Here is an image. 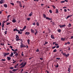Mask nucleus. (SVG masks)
Here are the masks:
<instances>
[{"mask_svg": "<svg viewBox=\"0 0 73 73\" xmlns=\"http://www.w3.org/2000/svg\"><path fill=\"white\" fill-rule=\"evenodd\" d=\"M61 3H65V1H62L60 2Z\"/></svg>", "mask_w": 73, "mask_h": 73, "instance_id": "4c0bfd02", "label": "nucleus"}, {"mask_svg": "<svg viewBox=\"0 0 73 73\" xmlns=\"http://www.w3.org/2000/svg\"><path fill=\"white\" fill-rule=\"evenodd\" d=\"M72 38H73V36H71V39H72Z\"/></svg>", "mask_w": 73, "mask_h": 73, "instance_id": "774afa93", "label": "nucleus"}, {"mask_svg": "<svg viewBox=\"0 0 73 73\" xmlns=\"http://www.w3.org/2000/svg\"><path fill=\"white\" fill-rule=\"evenodd\" d=\"M68 72H70V68H68Z\"/></svg>", "mask_w": 73, "mask_h": 73, "instance_id": "412c9836", "label": "nucleus"}, {"mask_svg": "<svg viewBox=\"0 0 73 73\" xmlns=\"http://www.w3.org/2000/svg\"><path fill=\"white\" fill-rule=\"evenodd\" d=\"M18 33L19 34H20V31H19H19H18Z\"/></svg>", "mask_w": 73, "mask_h": 73, "instance_id": "864d4df0", "label": "nucleus"}, {"mask_svg": "<svg viewBox=\"0 0 73 73\" xmlns=\"http://www.w3.org/2000/svg\"><path fill=\"white\" fill-rule=\"evenodd\" d=\"M27 42L29 45V44H30V43H29L30 42V40L29 39H28L27 40Z\"/></svg>", "mask_w": 73, "mask_h": 73, "instance_id": "dca6fc26", "label": "nucleus"}, {"mask_svg": "<svg viewBox=\"0 0 73 73\" xmlns=\"http://www.w3.org/2000/svg\"><path fill=\"white\" fill-rule=\"evenodd\" d=\"M70 50V47H68V50Z\"/></svg>", "mask_w": 73, "mask_h": 73, "instance_id": "bf43d9fd", "label": "nucleus"}, {"mask_svg": "<svg viewBox=\"0 0 73 73\" xmlns=\"http://www.w3.org/2000/svg\"><path fill=\"white\" fill-rule=\"evenodd\" d=\"M26 28H27V26H25L23 28V29L24 30L25 29H26Z\"/></svg>", "mask_w": 73, "mask_h": 73, "instance_id": "a878e982", "label": "nucleus"}, {"mask_svg": "<svg viewBox=\"0 0 73 73\" xmlns=\"http://www.w3.org/2000/svg\"><path fill=\"white\" fill-rule=\"evenodd\" d=\"M11 15H8V16L7 17V19H9V17H11Z\"/></svg>", "mask_w": 73, "mask_h": 73, "instance_id": "7c9ffc66", "label": "nucleus"}, {"mask_svg": "<svg viewBox=\"0 0 73 73\" xmlns=\"http://www.w3.org/2000/svg\"><path fill=\"white\" fill-rule=\"evenodd\" d=\"M65 8H66V7H63V9H64Z\"/></svg>", "mask_w": 73, "mask_h": 73, "instance_id": "0e129e2a", "label": "nucleus"}, {"mask_svg": "<svg viewBox=\"0 0 73 73\" xmlns=\"http://www.w3.org/2000/svg\"><path fill=\"white\" fill-rule=\"evenodd\" d=\"M20 6V7H22V5L21 4H21H20L19 5Z\"/></svg>", "mask_w": 73, "mask_h": 73, "instance_id": "5fc2aeb1", "label": "nucleus"}, {"mask_svg": "<svg viewBox=\"0 0 73 73\" xmlns=\"http://www.w3.org/2000/svg\"><path fill=\"white\" fill-rule=\"evenodd\" d=\"M59 45H58L56 46V48H59Z\"/></svg>", "mask_w": 73, "mask_h": 73, "instance_id": "6e6d98bb", "label": "nucleus"}, {"mask_svg": "<svg viewBox=\"0 0 73 73\" xmlns=\"http://www.w3.org/2000/svg\"><path fill=\"white\" fill-rule=\"evenodd\" d=\"M51 38H53V39H54L55 38L54 37V36H53V35H51Z\"/></svg>", "mask_w": 73, "mask_h": 73, "instance_id": "f8f14e48", "label": "nucleus"}, {"mask_svg": "<svg viewBox=\"0 0 73 73\" xmlns=\"http://www.w3.org/2000/svg\"><path fill=\"white\" fill-rule=\"evenodd\" d=\"M16 41H17L18 39L19 38V36H18V35H16Z\"/></svg>", "mask_w": 73, "mask_h": 73, "instance_id": "0eeeda50", "label": "nucleus"}, {"mask_svg": "<svg viewBox=\"0 0 73 73\" xmlns=\"http://www.w3.org/2000/svg\"><path fill=\"white\" fill-rule=\"evenodd\" d=\"M39 51H40V50L38 49H37L36 51V52H39Z\"/></svg>", "mask_w": 73, "mask_h": 73, "instance_id": "2f4dec72", "label": "nucleus"}, {"mask_svg": "<svg viewBox=\"0 0 73 73\" xmlns=\"http://www.w3.org/2000/svg\"><path fill=\"white\" fill-rule=\"evenodd\" d=\"M67 44H69H69H70V43L69 42H67Z\"/></svg>", "mask_w": 73, "mask_h": 73, "instance_id": "052dcab7", "label": "nucleus"}, {"mask_svg": "<svg viewBox=\"0 0 73 73\" xmlns=\"http://www.w3.org/2000/svg\"><path fill=\"white\" fill-rule=\"evenodd\" d=\"M71 26H72V25L70 23H69L68 25V27H70Z\"/></svg>", "mask_w": 73, "mask_h": 73, "instance_id": "f3484780", "label": "nucleus"}, {"mask_svg": "<svg viewBox=\"0 0 73 73\" xmlns=\"http://www.w3.org/2000/svg\"><path fill=\"white\" fill-rule=\"evenodd\" d=\"M43 16L44 18H45L47 20H52V19L51 18H49V17H47L46 15L45 14H43Z\"/></svg>", "mask_w": 73, "mask_h": 73, "instance_id": "f257e3e1", "label": "nucleus"}, {"mask_svg": "<svg viewBox=\"0 0 73 73\" xmlns=\"http://www.w3.org/2000/svg\"><path fill=\"white\" fill-rule=\"evenodd\" d=\"M13 31L14 32H15V31H17V32H18V31H19V30H18V29H14Z\"/></svg>", "mask_w": 73, "mask_h": 73, "instance_id": "ddd939ff", "label": "nucleus"}, {"mask_svg": "<svg viewBox=\"0 0 73 73\" xmlns=\"http://www.w3.org/2000/svg\"><path fill=\"white\" fill-rule=\"evenodd\" d=\"M9 54V52H8V53L4 52L3 53V56H4V57H6V56H7V55H8Z\"/></svg>", "mask_w": 73, "mask_h": 73, "instance_id": "20e7f679", "label": "nucleus"}, {"mask_svg": "<svg viewBox=\"0 0 73 73\" xmlns=\"http://www.w3.org/2000/svg\"><path fill=\"white\" fill-rule=\"evenodd\" d=\"M52 6L53 8L54 9H55L56 8V7L55 6H54V5H52Z\"/></svg>", "mask_w": 73, "mask_h": 73, "instance_id": "473e14b6", "label": "nucleus"}, {"mask_svg": "<svg viewBox=\"0 0 73 73\" xmlns=\"http://www.w3.org/2000/svg\"><path fill=\"white\" fill-rule=\"evenodd\" d=\"M17 69H14L13 70V72H16V71H17Z\"/></svg>", "mask_w": 73, "mask_h": 73, "instance_id": "5701e85b", "label": "nucleus"}, {"mask_svg": "<svg viewBox=\"0 0 73 73\" xmlns=\"http://www.w3.org/2000/svg\"><path fill=\"white\" fill-rule=\"evenodd\" d=\"M15 56H18V53H16L15 54Z\"/></svg>", "mask_w": 73, "mask_h": 73, "instance_id": "13d9d810", "label": "nucleus"}, {"mask_svg": "<svg viewBox=\"0 0 73 73\" xmlns=\"http://www.w3.org/2000/svg\"><path fill=\"white\" fill-rule=\"evenodd\" d=\"M48 44V42L47 41H45V43L44 44V45H46V44Z\"/></svg>", "mask_w": 73, "mask_h": 73, "instance_id": "2eb2a0df", "label": "nucleus"}, {"mask_svg": "<svg viewBox=\"0 0 73 73\" xmlns=\"http://www.w3.org/2000/svg\"><path fill=\"white\" fill-rule=\"evenodd\" d=\"M56 60H60V58H56Z\"/></svg>", "mask_w": 73, "mask_h": 73, "instance_id": "c03bdc74", "label": "nucleus"}, {"mask_svg": "<svg viewBox=\"0 0 73 73\" xmlns=\"http://www.w3.org/2000/svg\"><path fill=\"white\" fill-rule=\"evenodd\" d=\"M53 52H57V50L56 49H55L54 50H53Z\"/></svg>", "mask_w": 73, "mask_h": 73, "instance_id": "ea45409f", "label": "nucleus"}, {"mask_svg": "<svg viewBox=\"0 0 73 73\" xmlns=\"http://www.w3.org/2000/svg\"><path fill=\"white\" fill-rule=\"evenodd\" d=\"M55 66L56 67V68H58V64H57L56 65H56H55Z\"/></svg>", "mask_w": 73, "mask_h": 73, "instance_id": "c756f323", "label": "nucleus"}, {"mask_svg": "<svg viewBox=\"0 0 73 73\" xmlns=\"http://www.w3.org/2000/svg\"><path fill=\"white\" fill-rule=\"evenodd\" d=\"M17 51V49H16L15 50H14V52H16Z\"/></svg>", "mask_w": 73, "mask_h": 73, "instance_id": "e2e57ef3", "label": "nucleus"}, {"mask_svg": "<svg viewBox=\"0 0 73 73\" xmlns=\"http://www.w3.org/2000/svg\"><path fill=\"white\" fill-rule=\"evenodd\" d=\"M9 72L10 73H14V72H12V71H11V70H10L9 71Z\"/></svg>", "mask_w": 73, "mask_h": 73, "instance_id": "72a5a7b5", "label": "nucleus"}, {"mask_svg": "<svg viewBox=\"0 0 73 73\" xmlns=\"http://www.w3.org/2000/svg\"><path fill=\"white\" fill-rule=\"evenodd\" d=\"M32 14H33V13L31 12L29 15V16H31L32 15Z\"/></svg>", "mask_w": 73, "mask_h": 73, "instance_id": "aec40b11", "label": "nucleus"}, {"mask_svg": "<svg viewBox=\"0 0 73 73\" xmlns=\"http://www.w3.org/2000/svg\"><path fill=\"white\" fill-rule=\"evenodd\" d=\"M49 12H50V13H52V11L51 10H50L49 11Z\"/></svg>", "mask_w": 73, "mask_h": 73, "instance_id": "a19ab883", "label": "nucleus"}, {"mask_svg": "<svg viewBox=\"0 0 73 73\" xmlns=\"http://www.w3.org/2000/svg\"><path fill=\"white\" fill-rule=\"evenodd\" d=\"M38 33V32H37V31H36L35 33V36H36V35H37V34Z\"/></svg>", "mask_w": 73, "mask_h": 73, "instance_id": "bb28decb", "label": "nucleus"}, {"mask_svg": "<svg viewBox=\"0 0 73 73\" xmlns=\"http://www.w3.org/2000/svg\"><path fill=\"white\" fill-rule=\"evenodd\" d=\"M11 4V5H14V3H10Z\"/></svg>", "mask_w": 73, "mask_h": 73, "instance_id": "a18cd8bd", "label": "nucleus"}, {"mask_svg": "<svg viewBox=\"0 0 73 73\" xmlns=\"http://www.w3.org/2000/svg\"><path fill=\"white\" fill-rule=\"evenodd\" d=\"M7 31H6L5 32V35H7Z\"/></svg>", "mask_w": 73, "mask_h": 73, "instance_id": "49530a36", "label": "nucleus"}, {"mask_svg": "<svg viewBox=\"0 0 73 73\" xmlns=\"http://www.w3.org/2000/svg\"><path fill=\"white\" fill-rule=\"evenodd\" d=\"M64 12H67V10H66V9H64Z\"/></svg>", "mask_w": 73, "mask_h": 73, "instance_id": "680f3d73", "label": "nucleus"}, {"mask_svg": "<svg viewBox=\"0 0 73 73\" xmlns=\"http://www.w3.org/2000/svg\"><path fill=\"white\" fill-rule=\"evenodd\" d=\"M71 16H72V15H69L66 18V19H68V18H69V17H71Z\"/></svg>", "mask_w": 73, "mask_h": 73, "instance_id": "9d476101", "label": "nucleus"}, {"mask_svg": "<svg viewBox=\"0 0 73 73\" xmlns=\"http://www.w3.org/2000/svg\"><path fill=\"white\" fill-rule=\"evenodd\" d=\"M56 42H53V45H54V44H56Z\"/></svg>", "mask_w": 73, "mask_h": 73, "instance_id": "4d7b16f0", "label": "nucleus"}, {"mask_svg": "<svg viewBox=\"0 0 73 73\" xmlns=\"http://www.w3.org/2000/svg\"><path fill=\"white\" fill-rule=\"evenodd\" d=\"M32 57H31V58H29V60H31V59H32Z\"/></svg>", "mask_w": 73, "mask_h": 73, "instance_id": "69168bd1", "label": "nucleus"}, {"mask_svg": "<svg viewBox=\"0 0 73 73\" xmlns=\"http://www.w3.org/2000/svg\"><path fill=\"white\" fill-rule=\"evenodd\" d=\"M4 7H5V8H7V5L6 4H4L3 5Z\"/></svg>", "mask_w": 73, "mask_h": 73, "instance_id": "6ab92c4d", "label": "nucleus"}, {"mask_svg": "<svg viewBox=\"0 0 73 73\" xmlns=\"http://www.w3.org/2000/svg\"><path fill=\"white\" fill-rule=\"evenodd\" d=\"M65 38H61V40H62V41H64L65 40Z\"/></svg>", "mask_w": 73, "mask_h": 73, "instance_id": "4be33fe9", "label": "nucleus"}, {"mask_svg": "<svg viewBox=\"0 0 73 73\" xmlns=\"http://www.w3.org/2000/svg\"><path fill=\"white\" fill-rule=\"evenodd\" d=\"M23 70H24L23 69H22L21 72H23Z\"/></svg>", "mask_w": 73, "mask_h": 73, "instance_id": "338daca9", "label": "nucleus"}, {"mask_svg": "<svg viewBox=\"0 0 73 73\" xmlns=\"http://www.w3.org/2000/svg\"><path fill=\"white\" fill-rule=\"evenodd\" d=\"M13 23H16V19L15 18H13V20L12 21Z\"/></svg>", "mask_w": 73, "mask_h": 73, "instance_id": "1a4fd4ad", "label": "nucleus"}, {"mask_svg": "<svg viewBox=\"0 0 73 73\" xmlns=\"http://www.w3.org/2000/svg\"><path fill=\"white\" fill-rule=\"evenodd\" d=\"M20 31H21V32H23V31H24V30L23 29H20Z\"/></svg>", "mask_w": 73, "mask_h": 73, "instance_id": "c9c22d12", "label": "nucleus"}, {"mask_svg": "<svg viewBox=\"0 0 73 73\" xmlns=\"http://www.w3.org/2000/svg\"><path fill=\"white\" fill-rule=\"evenodd\" d=\"M27 19V20H28L29 21L30 20V18H28Z\"/></svg>", "mask_w": 73, "mask_h": 73, "instance_id": "603ef678", "label": "nucleus"}, {"mask_svg": "<svg viewBox=\"0 0 73 73\" xmlns=\"http://www.w3.org/2000/svg\"><path fill=\"white\" fill-rule=\"evenodd\" d=\"M13 52H12L11 53V56H13Z\"/></svg>", "mask_w": 73, "mask_h": 73, "instance_id": "e433bc0d", "label": "nucleus"}, {"mask_svg": "<svg viewBox=\"0 0 73 73\" xmlns=\"http://www.w3.org/2000/svg\"><path fill=\"white\" fill-rule=\"evenodd\" d=\"M36 25H37V26H39V23L38 22H37Z\"/></svg>", "mask_w": 73, "mask_h": 73, "instance_id": "79ce46f5", "label": "nucleus"}, {"mask_svg": "<svg viewBox=\"0 0 73 73\" xmlns=\"http://www.w3.org/2000/svg\"><path fill=\"white\" fill-rule=\"evenodd\" d=\"M56 13H58V9H56Z\"/></svg>", "mask_w": 73, "mask_h": 73, "instance_id": "393cba45", "label": "nucleus"}, {"mask_svg": "<svg viewBox=\"0 0 73 73\" xmlns=\"http://www.w3.org/2000/svg\"><path fill=\"white\" fill-rule=\"evenodd\" d=\"M23 62L20 65V66H21L20 67V68H23L24 67V66H25V65L27 64V62H25L24 64H23Z\"/></svg>", "mask_w": 73, "mask_h": 73, "instance_id": "f03ea898", "label": "nucleus"}, {"mask_svg": "<svg viewBox=\"0 0 73 73\" xmlns=\"http://www.w3.org/2000/svg\"><path fill=\"white\" fill-rule=\"evenodd\" d=\"M30 33L29 32H26V33H25V35H29Z\"/></svg>", "mask_w": 73, "mask_h": 73, "instance_id": "4468645a", "label": "nucleus"}, {"mask_svg": "<svg viewBox=\"0 0 73 73\" xmlns=\"http://www.w3.org/2000/svg\"><path fill=\"white\" fill-rule=\"evenodd\" d=\"M17 3H19V5L21 4V2L20 1H17Z\"/></svg>", "mask_w": 73, "mask_h": 73, "instance_id": "b1692460", "label": "nucleus"}, {"mask_svg": "<svg viewBox=\"0 0 73 73\" xmlns=\"http://www.w3.org/2000/svg\"><path fill=\"white\" fill-rule=\"evenodd\" d=\"M27 46H25V45L23 44L22 43H21V45H20V48H26Z\"/></svg>", "mask_w": 73, "mask_h": 73, "instance_id": "7ed1b4c3", "label": "nucleus"}, {"mask_svg": "<svg viewBox=\"0 0 73 73\" xmlns=\"http://www.w3.org/2000/svg\"><path fill=\"white\" fill-rule=\"evenodd\" d=\"M6 21H3V22H2V24H4V23H5V22H6Z\"/></svg>", "mask_w": 73, "mask_h": 73, "instance_id": "58836bf2", "label": "nucleus"}, {"mask_svg": "<svg viewBox=\"0 0 73 73\" xmlns=\"http://www.w3.org/2000/svg\"><path fill=\"white\" fill-rule=\"evenodd\" d=\"M11 23H7V25H9V24H10Z\"/></svg>", "mask_w": 73, "mask_h": 73, "instance_id": "3c124183", "label": "nucleus"}, {"mask_svg": "<svg viewBox=\"0 0 73 73\" xmlns=\"http://www.w3.org/2000/svg\"><path fill=\"white\" fill-rule=\"evenodd\" d=\"M9 47L11 48V49H12V48H13V47H12V46H9Z\"/></svg>", "mask_w": 73, "mask_h": 73, "instance_id": "8fccbe9b", "label": "nucleus"}, {"mask_svg": "<svg viewBox=\"0 0 73 73\" xmlns=\"http://www.w3.org/2000/svg\"><path fill=\"white\" fill-rule=\"evenodd\" d=\"M63 55H64V56H65L66 57H69V54H66L65 53H63Z\"/></svg>", "mask_w": 73, "mask_h": 73, "instance_id": "39448f33", "label": "nucleus"}, {"mask_svg": "<svg viewBox=\"0 0 73 73\" xmlns=\"http://www.w3.org/2000/svg\"><path fill=\"white\" fill-rule=\"evenodd\" d=\"M7 60L8 61H9V60H11V58L9 57H7Z\"/></svg>", "mask_w": 73, "mask_h": 73, "instance_id": "a211bd4d", "label": "nucleus"}, {"mask_svg": "<svg viewBox=\"0 0 73 73\" xmlns=\"http://www.w3.org/2000/svg\"><path fill=\"white\" fill-rule=\"evenodd\" d=\"M33 25H36V24L35 23V22H34V23H33Z\"/></svg>", "mask_w": 73, "mask_h": 73, "instance_id": "de8ad7c7", "label": "nucleus"}, {"mask_svg": "<svg viewBox=\"0 0 73 73\" xmlns=\"http://www.w3.org/2000/svg\"><path fill=\"white\" fill-rule=\"evenodd\" d=\"M58 32L60 33V32H61V29H58Z\"/></svg>", "mask_w": 73, "mask_h": 73, "instance_id": "c85d7f7f", "label": "nucleus"}, {"mask_svg": "<svg viewBox=\"0 0 73 73\" xmlns=\"http://www.w3.org/2000/svg\"><path fill=\"white\" fill-rule=\"evenodd\" d=\"M10 69H14V68L13 67H10Z\"/></svg>", "mask_w": 73, "mask_h": 73, "instance_id": "f704fd0d", "label": "nucleus"}, {"mask_svg": "<svg viewBox=\"0 0 73 73\" xmlns=\"http://www.w3.org/2000/svg\"><path fill=\"white\" fill-rule=\"evenodd\" d=\"M31 32L33 33H35V31L33 30V29H31Z\"/></svg>", "mask_w": 73, "mask_h": 73, "instance_id": "9b49d317", "label": "nucleus"}, {"mask_svg": "<svg viewBox=\"0 0 73 73\" xmlns=\"http://www.w3.org/2000/svg\"><path fill=\"white\" fill-rule=\"evenodd\" d=\"M0 45H4V43H1Z\"/></svg>", "mask_w": 73, "mask_h": 73, "instance_id": "09e8293b", "label": "nucleus"}, {"mask_svg": "<svg viewBox=\"0 0 73 73\" xmlns=\"http://www.w3.org/2000/svg\"><path fill=\"white\" fill-rule=\"evenodd\" d=\"M5 59H2V60H1V61H6Z\"/></svg>", "mask_w": 73, "mask_h": 73, "instance_id": "cd10ccee", "label": "nucleus"}, {"mask_svg": "<svg viewBox=\"0 0 73 73\" xmlns=\"http://www.w3.org/2000/svg\"><path fill=\"white\" fill-rule=\"evenodd\" d=\"M59 26L60 27V28H62L63 27H66V25H59Z\"/></svg>", "mask_w": 73, "mask_h": 73, "instance_id": "423d86ee", "label": "nucleus"}, {"mask_svg": "<svg viewBox=\"0 0 73 73\" xmlns=\"http://www.w3.org/2000/svg\"><path fill=\"white\" fill-rule=\"evenodd\" d=\"M4 2H5V1L4 0H1L0 1V4H3V3Z\"/></svg>", "mask_w": 73, "mask_h": 73, "instance_id": "6e6552de", "label": "nucleus"}, {"mask_svg": "<svg viewBox=\"0 0 73 73\" xmlns=\"http://www.w3.org/2000/svg\"><path fill=\"white\" fill-rule=\"evenodd\" d=\"M56 46H54L52 48V49H54V48H56Z\"/></svg>", "mask_w": 73, "mask_h": 73, "instance_id": "37998d69", "label": "nucleus"}]
</instances>
